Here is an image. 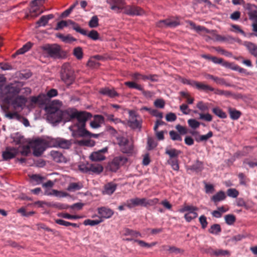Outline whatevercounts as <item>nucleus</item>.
Here are the masks:
<instances>
[{"instance_id":"f257e3e1","label":"nucleus","mask_w":257,"mask_h":257,"mask_svg":"<svg viewBox=\"0 0 257 257\" xmlns=\"http://www.w3.org/2000/svg\"><path fill=\"white\" fill-rule=\"evenodd\" d=\"M68 115L69 117L67 120L76 118L78 121L77 123V129L75 132L73 133L74 137L85 136L90 134V133L85 129L86 121L92 117V114L86 111L78 112L75 111L69 114Z\"/></svg>"},{"instance_id":"f03ea898","label":"nucleus","mask_w":257,"mask_h":257,"mask_svg":"<svg viewBox=\"0 0 257 257\" xmlns=\"http://www.w3.org/2000/svg\"><path fill=\"white\" fill-rule=\"evenodd\" d=\"M46 109L48 113V119L53 123L61 122L66 115L69 114L67 111H62L54 107H47Z\"/></svg>"},{"instance_id":"7ed1b4c3","label":"nucleus","mask_w":257,"mask_h":257,"mask_svg":"<svg viewBox=\"0 0 257 257\" xmlns=\"http://www.w3.org/2000/svg\"><path fill=\"white\" fill-rule=\"evenodd\" d=\"M44 54L47 57L54 59H58L61 57V49L57 44H45L41 47Z\"/></svg>"},{"instance_id":"20e7f679","label":"nucleus","mask_w":257,"mask_h":257,"mask_svg":"<svg viewBox=\"0 0 257 257\" xmlns=\"http://www.w3.org/2000/svg\"><path fill=\"white\" fill-rule=\"evenodd\" d=\"M60 76L61 80L67 85H70L73 83L75 79L74 71L69 63H65L62 65Z\"/></svg>"},{"instance_id":"39448f33","label":"nucleus","mask_w":257,"mask_h":257,"mask_svg":"<svg viewBox=\"0 0 257 257\" xmlns=\"http://www.w3.org/2000/svg\"><path fill=\"white\" fill-rule=\"evenodd\" d=\"M211 61L215 64H221L223 66L227 68H229L231 70L238 71L240 73L246 74L247 72V70L246 69L240 67L238 65L235 64L233 63L224 61L222 58L212 56Z\"/></svg>"},{"instance_id":"423d86ee","label":"nucleus","mask_w":257,"mask_h":257,"mask_svg":"<svg viewBox=\"0 0 257 257\" xmlns=\"http://www.w3.org/2000/svg\"><path fill=\"white\" fill-rule=\"evenodd\" d=\"M116 141L123 153L128 154L132 152L133 146L129 144V141L127 138L123 136H118L116 137Z\"/></svg>"},{"instance_id":"0eeeda50","label":"nucleus","mask_w":257,"mask_h":257,"mask_svg":"<svg viewBox=\"0 0 257 257\" xmlns=\"http://www.w3.org/2000/svg\"><path fill=\"white\" fill-rule=\"evenodd\" d=\"M127 162V158L123 156H118L114 157L109 164L111 171L116 172L121 166Z\"/></svg>"},{"instance_id":"6e6552de","label":"nucleus","mask_w":257,"mask_h":257,"mask_svg":"<svg viewBox=\"0 0 257 257\" xmlns=\"http://www.w3.org/2000/svg\"><path fill=\"white\" fill-rule=\"evenodd\" d=\"M123 10L124 14L129 16H140L144 13L142 9L134 5H125Z\"/></svg>"},{"instance_id":"1a4fd4ad","label":"nucleus","mask_w":257,"mask_h":257,"mask_svg":"<svg viewBox=\"0 0 257 257\" xmlns=\"http://www.w3.org/2000/svg\"><path fill=\"white\" fill-rule=\"evenodd\" d=\"M179 25V21L177 19L174 18L161 20L157 23V26L159 27L175 28Z\"/></svg>"},{"instance_id":"9d476101","label":"nucleus","mask_w":257,"mask_h":257,"mask_svg":"<svg viewBox=\"0 0 257 257\" xmlns=\"http://www.w3.org/2000/svg\"><path fill=\"white\" fill-rule=\"evenodd\" d=\"M107 3L110 5V9L117 13H120L123 10L125 2L124 0H106Z\"/></svg>"},{"instance_id":"9b49d317","label":"nucleus","mask_w":257,"mask_h":257,"mask_svg":"<svg viewBox=\"0 0 257 257\" xmlns=\"http://www.w3.org/2000/svg\"><path fill=\"white\" fill-rule=\"evenodd\" d=\"M7 97L9 99L18 95L21 90L20 86L18 84H10L6 87Z\"/></svg>"},{"instance_id":"f8f14e48","label":"nucleus","mask_w":257,"mask_h":257,"mask_svg":"<svg viewBox=\"0 0 257 257\" xmlns=\"http://www.w3.org/2000/svg\"><path fill=\"white\" fill-rule=\"evenodd\" d=\"M18 154V149L15 148L8 147L3 152L2 156L4 160H9L15 157Z\"/></svg>"},{"instance_id":"ddd939ff","label":"nucleus","mask_w":257,"mask_h":257,"mask_svg":"<svg viewBox=\"0 0 257 257\" xmlns=\"http://www.w3.org/2000/svg\"><path fill=\"white\" fill-rule=\"evenodd\" d=\"M107 148L105 147L97 152H93L90 156V159L93 161H100L105 158L103 153L107 151Z\"/></svg>"},{"instance_id":"4468645a","label":"nucleus","mask_w":257,"mask_h":257,"mask_svg":"<svg viewBox=\"0 0 257 257\" xmlns=\"http://www.w3.org/2000/svg\"><path fill=\"white\" fill-rule=\"evenodd\" d=\"M99 92L103 95L110 98H114L119 96V94L115 91L114 88L103 87L101 88Z\"/></svg>"},{"instance_id":"2eb2a0df","label":"nucleus","mask_w":257,"mask_h":257,"mask_svg":"<svg viewBox=\"0 0 257 257\" xmlns=\"http://www.w3.org/2000/svg\"><path fill=\"white\" fill-rule=\"evenodd\" d=\"M33 148V155L36 157L40 156L45 150L41 141L36 140Z\"/></svg>"},{"instance_id":"dca6fc26","label":"nucleus","mask_w":257,"mask_h":257,"mask_svg":"<svg viewBox=\"0 0 257 257\" xmlns=\"http://www.w3.org/2000/svg\"><path fill=\"white\" fill-rule=\"evenodd\" d=\"M54 142L55 143V146L59 147L65 149H69L72 145L71 141L63 138H57L54 140Z\"/></svg>"},{"instance_id":"f3484780","label":"nucleus","mask_w":257,"mask_h":257,"mask_svg":"<svg viewBox=\"0 0 257 257\" xmlns=\"http://www.w3.org/2000/svg\"><path fill=\"white\" fill-rule=\"evenodd\" d=\"M124 205L129 208H132L137 206H143L142 198L136 197L135 198L128 199L126 200Z\"/></svg>"},{"instance_id":"a211bd4d","label":"nucleus","mask_w":257,"mask_h":257,"mask_svg":"<svg viewBox=\"0 0 257 257\" xmlns=\"http://www.w3.org/2000/svg\"><path fill=\"white\" fill-rule=\"evenodd\" d=\"M98 213L101 217L104 218H110L114 214V212L112 210L105 207L99 208Z\"/></svg>"},{"instance_id":"6ab92c4d","label":"nucleus","mask_w":257,"mask_h":257,"mask_svg":"<svg viewBox=\"0 0 257 257\" xmlns=\"http://www.w3.org/2000/svg\"><path fill=\"white\" fill-rule=\"evenodd\" d=\"M104 122V118L101 115H95L94 120L90 122V126L92 128H97L100 127L101 124Z\"/></svg>"},{"instance_id":"aec40b11","label":"nucleus","mask_w":257,"mask_h":257,"mask_svg":"<svg viewBox=\"0 0 257 257\" xmlns=\"http://www.w3.org/2000/svg\"><path fill=\"white\" fill-rule=\"evenodd\" d=\"M117 187V185L113 182H109L106 184L104 186V190H103V194L111 195L115 191Z\"/></svg>"},{"instance_id":"412c9836","label":"nucleus","mask_w":257,"mask_h":257,"mask_svg":"<svg viewBox=\"0 0 257 257\" xmlns=\"http://www.w3.org/2000/svg\"><path fill=\"white\" fill-rule=\"evenodd\" d=\"M67 23V26L71 25L72 28L76 31L77 32L80 33L81 34L83 35H87V31L80 27L79 25L74 21L68 20L67 21H66Z\"/></svg>"},{"instance_id":"4be33fe9","label":"nucleus","mask_w":257,"mask_h":257,"mask_svg":"<svg viewBox=\"0 0 257 257\" xmlns=\"http://www.w3.org/2000/svg\"><path fill=\"white\" fill-rule=\"evenodd\" d=\"M244 45L246 47L249 53L257 58V45L250 42H245Z\"/></svg>"},{"instance_id":"5701e85b","label":"nucleus","mask_w":257,"mask_h":257,"mask_svg":"<svg viewBox=\"0 0 257 257\" xmlns=\"http://www.w3.org/2000/svg\"><path fill=\"white\" fill-rule=\"evenodd\" d=\"M226 197V196L225 192L223 191H219L216 194L212 196L211 200L215 204H216L218 202L225 200Z\"/></svg>"},{"instance_id":"b1692460","label":"nucleus","mask_w":257,"mask_h":257,"mask_svg":"<svg viewBox=\"0 0 257 257\" xmlns=\"http://www.w3.org/2000/svg\"><path fill=\"white\" fill-rule=\"evenodd\" d=\"M142 201L143 207H149L150 206H154L158 204L159 202V200L157 198L153 199H147L146 198H143Z\"/></svg>"},{"instance_id":"393cba45","label":"nucleus","mask_w":257,"mask_h":257,"mask_svg":"<svg viewBox=\"0 0 257 257\" xmlns=\"http://www.w3.org/2000/svg\"><path fill=\"white\" fill-rule=\"evenodd\" d=\"M246 9L249 11L248 14L250 19L257 18V7L254 5L247 4Z\"/></svg>"},{"instance_id":"a878e982","label":"nucleus","mask_w":257,"mask_h":257,"mask_svg":"<svg viewBox=\"0 0 257 257\" xmlns=\"http://www.w3.org/2000/svg\"><path fill=\"white\" fill-rule=\"evenodd\" d=\"M194 87H196V88L199 90H202L205 91H213L214 90V88L210 86L197 81H195Z\"/></svg>"},{"instance_id":"bb28decb","label":"nucleus","mask_w":257,"mask_h":257,"mask_svg":"<svg viewBox=\"0 0 257 257\" xmlns=\"http://www.w3.org/2000/svg\"><path fill=\"white\" fill-rule=\"evenodd\" d=\"M203 169L202 162L197 160L193 164L190 166V169L197 173L201 172Z\"/></svg>"},{"instance_id":"cd10ccee","label":"nucleus","mask_w":257,"mask_h":257,"mask_svg":"<svg viewBox=\"0 0 257 257\" xmlns=\"http://www.w3.org/2000/svg\"><path fill=\"white\" fill-rule=\"evenodd\" d=\"M228 110L230 115V117L232 120L238 119L241 115V112L240 111L237 110L234 108L229 107Z\"/></svg>"},{"instance_id":"c85d7f7f","label":"nucleus","mask_w":257,"mask_h":257,"mask_svg":"<svg viewBox=\"0 0 257 257\" xmlns=\"http://www.w3.org/2000/svg\"><path fill=\"white\" fill-rule=\"evenodd\" d=\"M209 33L211 35V37H210V39L214 41L218 42H224L228 40L226 37L216 34L214 31L210 30Z\"/></svg>"},{"instance_id":"c756f323","label":"nucleus","mask_w":257,"mask_h":257,"mask_svg":"<svg viewBox=\"0 0 257 257\" xmlns=\"http://www.w3.org/2000/svg\"><path fill=\"white\" fill-rule=\"evenodd\" d=\"M165 153L169 155L170 159H177L178 156L181 153V151L175 149H167Z\"/></svg>"},{"instance_id":"7c9ffc66","label":"nucleus","mask_w":257,"mask_h":257,"mask_svg":"<svg viewBox=\"0 0 257 257\" xmlns=\"http://www.w3.org/2000/svg\"><path fill=\"white\" fill-rule=\"evenodd\" d=\"M128 125L133 129L139 128L142 127V122L137 118L129 119L128 120Z\"/></svg>"},{"instance_id":"2f4dec72","label":"nucleus","mask_w":257,"mask_h":257,"mask_svg":"<svg viewBox=\"0 0 257 257\" xmlns=\"http://www.w3.org/2000/svg\"><path fill=\"white\" fill-rule=\"evenodd\" d=\"M26 102V99L23 96H17L13 101L14 105L17 107H22Z\"/></svg>"},{"instance_id":"473e14b6","label":"nucleus","mask_w":257,"mask_h":257,"mask_svg":"<svg viewBox=\"0 0 257 257\" xmlns=\"http://www.w3.org/2000/svg\"><path fill=\"white\" fill-rule=\"evenodd\" d=\"M208 231L211 234L218 235L221 232V228L219 224H214L211 226Z\"/></svg>"},{"instance_id":"72a5a7b5","label":"nucleus","mask_w":257,"mask_h":257,"mask_svg":"<svg viewBox=\"0 0 257 257\" xmlns=\"http://www.w3.org/2000/svg\"><path fill=\"white\" fill-rule=\"evenodd\" d=\"M32 45L33 44L30 42L27 43L21 48L17 51L16 54L20 55L24 54L31 49Z\"/></svg>"},{"instance_id":"f704fd0d","label":"nucleus","mask_w":257,"mask_h":257,"mask_svg":"<svg viewBox=\"0 0 257 257\" xmlns=\"http://www.w3.org/2000/svg\"><path fill=\"white\" fill-rule=\"evenodd\" d=\"M57 37L62 40L65 43H70L71 42L75 41L76 39L71 36L70 35L64 36L62 34H59L57 35Z\"/></svg>"},{"instance_id":"c9c22d12","label":"nucleus","mask_w":257,"mask_h":257,"mask_svg":"<svg viewBox=\"0 0 257 257\" xmlns=\"http://www.w3.org/2000/svg\"><path fill=\"white\" fill-rule=\"evenodd\" d=\"M123 235L125 236L130 235L132 237H137L141 236V234L139 232L129 228H125L123 230Z\"/></svg>"},{"instance_id":"e433bc0d","label":"nucleus","mask_w":257,"mask_h":257,"mask_svg":"<svg viewBox=\"0 0 257 257\" xmlns=\"http://www.w3.org/2000/svg\"><path fill=\"white\" fill-rule=\"evenodd\" d=\"M124 85L130 88H135L140 91L144 90L143 87L134 81H126L124 82Z\"/></svg>"},{"instance_id":"4c0bfd02","label":"nucleus","mask_w":257,"mask_h":257,"mask_svg":"<svg viewBox=\"0 0 257 257\" xmlns=\"http://www.w3.org/2000/svg\"><path fill=\"white\" fill-rule=\"evenodd\" d=\"M89 170L95 173H100L103 171V167L101 165L98 164H89Z\"/></svg>"},{"instance_id":"58836bf2","label":"nucleus","mask_w":257,"mask_h":257,"mask_svg":"<svg viewBox=\"0 0 257 257\" xmlns=\"http://www.w3.org/2000/svg\"><path fill=\"white\" fill-rule=\"evenodd\" d=\"M198 210V208L192 205H185L180 209V212H184L188 211L190 213H196L195 211Z\"/></svg>"},{"instance_id":"ea45409f","label":"nucleus","mask_w":257,"mask_h":257,"mask_svg":"<svg viewBox=\"0 0 257 257\" xmlns=\"http://www.w3.org/2000/svg\"><path fill=\"white\" fill-rule=\"evenodd\" d=\"M135 242H137L139 245L143 247L150 248L152 247L157 244V242H152L150 243L146 242L142 240L134 239Z\"/></svg>"},{"instance_id":"a19ab883","label":"nucleus","mask_w":257,"mask_h":257,"mask_svg":"<svg viewBox=\"0 0 257 257\" xmlns=\"http://www.w3.org/2000/svg\"><path fill=\"white\" fill-rule=\"evenodd\" d=\"M168 164L171 166L174 171H178L179 170V165L178 159H169L167 161Z\"/></svg>"},{"instance_id":"79ce46f5","label":"nucleus","mask_w":257,"mask_h":257,"mask_svg":"<svg viewBox=\"0 0 257 257\" xmlns=\"http://www.w3.org/2000/svg\"><path fill=\"white\" fill-rule=\"evenodd\" d=\"M190 25L192 28L194 29L197 32H204L205 33H210V30L206 29L205 27L201 26H196L195 23L192 22H190Z\"/></svg>"},{"instance_id":"37998d69","label":"nucleus","mask_w":257,"mask_h":257,"mask_svg":"<svg viewBox=\"0 0 257 257\" xmlns=\"http://www.w3.org/2000/svg\"><path fill=\"white\" fill-rule=\"evenodd\" d=\"M51 155L53 157L54 160L57 163L62 162L64 159V157L62 154L58 152H52Z\"/></svg>"},{"instance_id":"c03bdc74","label":"nucleus","mask_w":257,"mask_h":257,"mask_svg":"<svg viewBox=\"0 0 257 257\" xmlns=\"http://www.w3.org/2000/svg\"><path fill=\"white\" fill-rule=\"evenodd\" d=\"M212 112L221 118H225L227 115L225 112L218 107H214L212 109Z\"/></svg>"},{"instance_id":"a18cd8bd","label":"nucleus","mask_w":257,"mask_h":257,"mask_svg":"<svg viewBox=\"0 0 257 257\" xmlns=\"http://www.w3.org/2000/svg\"><path fill=\"white\" fill-rule=\"evenodd\" d=\"M162 247L164 249L168 250L170 253H179L181 252V249L174 246L163 245Z\"/></svg>"},{"instance_id":"49530a36","label":"nucleus","mask_w":257,"mask_h":257,"mask_svg":"<svg viewBox=\"0 0 257 257\" xmlns=\"http://www.w3.org/2000/svg\"><path fill=\"white\" fill-rule=\"evenodd\" d=\"M225 222L229 225H232L236 220L235 216L233 214H227L224 216Z\"/></svg>"},{"instance_id":"de8ad7c7","label":"nucleus","mask_w":257,"mask_h":257,"mask_svg":"<svg viewBox=\"0 0 257 257\" xmlns=\"http://www.w3.org/2000/svg\"><path fill=\"white\" fill-rule=\"evenodd\" d=\"M188 123L189 126L193 129L198 128L201 124V123L195 119H189L188 120Z\"/></svg>"},{"instance_id":"09e8293b","label":"nucleus","mask_w":257,"mask_h":257,"mask_svg":"<svg viewBox=\"0 0 257 257\" xmlns=\"http://www.w3.org/2000/svg\"><path fill=\"white\" fill-rule=\"evenodd\" d=\"M133 79L136 81H138L140 79H142L144 81L147 80V75H143L139 73H135L132 74V75Z\"/></svg>"},{"instance_id":"8fccbe9b","label":"nucleus","mask_w":257,"mask_h":257,"mask_svg":"<svg viewBox=\"0 0 257 257\" xmlns=\"http://www.w3.org/2000/svg\"><path fill=\"white\" fill-rule=\"evenodd\" d=\"M83 51L80 47H77L74 48L73 50V55L77 58V59L80 60L83 57Z\"/></svg>"},{"instance_id":"3c124183","label":"nucleus","mask_w":257,"mask_h":257,"mask_svg":"<svg viewBox=\"0 0 257 257\" xmlns=\"http://www.w3.org/2000/svg\"><path fill=\"white\" fill-rule=\"evenodd\" d=\"M82 188V185L77 183H71L69 184L68 190L70 191L79 190Z\"/></svg>"},{"instance_id":"603ef678","label":"nucleus","mask_w":257,"mask_h":257,"mask_svg":"<svg viewBox=\"0 0 257 257\" xmlns=\"http://www.w3.org/2000/svg\"><path fill=\"white\" fill-rule=\"evenodd\" d=\"M20 152L21 154L24 156H28L31 153L30 147L29 145L23 146L22 149L18 150V152Z\"/></svg>"},{"instance_id":"864d4df0","label":"nucleus","mask_w":257,"mask_h":257,"mask_svg":"<svg viewBox=\"0 0 257 257\" xmlns=\"http://www.w3.org/2000/svg\"><path fill=\"white\" fill-rule=\"evenodd\" d=\"M213 136V133L209 131L206 135H200L199 139H196L197 142L206 141Z\"/></svg>"},{"instance_id":"5fc2aeb1","label":"nucleus","mask_w":257,"mask_h":257,"mask_svg":"<svg viewBox=\"0 0 257 257\" xmlns=\"http://www.w3.org/2000/svg\"><path fill=\"white\" fill-rule=\"evenodd\" d=\"M59 216L68 219H77L81 218L80 216L71 215L67 213H62L59 215Z\"/></svg>"},{"instance_id":"6e6d98bb","label":"nucleus","mask_w":257,"mask_h":257,"mask_svg":"<svg viewBox=\"0 0 257 257\" xmlns=\"http://www.w3.org/2000/svg\"><path fill=\"white\" fill-rule=\"evenodd\" d=\"M98 26V18L96 16H93L89 22L90 28H96Z\"/></svg>"},{"instance_id":"4d7b16f0","label":"nucleus","mask_w":257,"mask_h":257,"mask_svg":"<svg viewBox=\"0 0 257 257\" xmlns=\"http://www.w3.org/2000/svg\"><path fill=\"white\" fill-rule=\"evenodd\" d=\"M169 135L171 139L173 141H182V137L179 134L174 131H171L169 132Z\"/></svg>"},{"instance_id":"13d9d810","label":"nucleus","mask_w":257,"mask_h":257,"mask_svg":"<svg viewBox=\"0 0 257 257\" xmlns=\"http://www.w3.org/2000/svg\"><path fill=\"white\" fill-rule=\"evenodd\" d=\"M206 78L208 79H211L216 82L217 84H224L225 83V81L223 79L219 78L218 77L214 76L210 74H208L206 76Z\"/></svg>"},{"instance_id":"bf43d9fd","label":"nucleus","mask_w":257,"mask_h":257,"mask_svg":"<svg viewBox=\"0 0 257 257\" xmlns=\"http://www.w3.org/2000/svg\"><path fill=\"white\" fill-rule=\"evenodd\" d=\"M239 194L238 191L234 188H230L227 190V195L230 197L236 198Z\"/></svg>"},{"instance_id":"052dcab7","label":"nucleus","mask_w":257,"mask_h":257,"mask_svg":"<svg viewBox=\"0 0 257 257\" xmlns=\"http://www.w3.org/2000/svg\"><path fill=\"white\" fill-rule=\"evenodd\" d=\"M102 221L101 220H91V219H86L84 220L83 223L85 225H90V226H94L98 224Z\"/></svg>"},{"instance_id":"680f3d73","label":"nucleus","mask_w":257,"mask_h":257,"mask_svg":"<svg viewBox=\"0 0 257 257\" xmlns=\"http://www.w3.org/2000/svg\"><path fill=\"white\" fill-rule=\"evenodd\" d=\"M89 38L93 40H97L99 39V34L95 30H91L88 34L87 33V35Z\"/></svg>"},{"instance_id":"e2e57ef3","label":"nucleus","mask_w":257,"mask_h":257,"mask_svg":"<svg viewBox=\"0 0 257 257\" xmlns=\"http://www.w3.org/2000/svg\"><path fill=\"white\" fill-rule=\"evenodd\" d=\"M215 93L220 95H224L226 97H229L232 95L231 92L221 89L215 90Z\"/></svg>"},{"instance_id":"0e129e2a","label":"nucleus","mask_w":257,"mask_h":257,"mask_svg":"<svg viewBox=\"0 0 257 257\" xmlns=\"http://www.w3.org/2000/svg\"><path fill=\"white\" fill-rule=\"evenodd\" d=\"M157 145L154 139L152 138H149L147 141V149L149 150H152L156 147Z\"/></svg>"},{"instance_id":"69168bd1","label":"nucleus","mask_w":257,"mask_h":257,"mask_svg":"<svg viewBox=\"0 0 257 257\" xmlns=\"http://www.w3.org/2000/svg\"><path fill=\"white\" fill-rule=\"evenodd\" d=\"M199 119H203L207 121H211L212 120V115L208 113H200Z\"/></svg>"},{"instance_id":"338daca9","label":"nucleus","mask_w":257,"mask_h":257,"mask_svg":"<svg viewBox=\"0 0 257 257\" xmlns=\"http://www.w3.org/2000/svg\"><path fill=\"white\" fill-rule=\"evenodd\" d=\"M198 216L197 213H186L184 215V217L187 222H190L192 219L196 218Z\"/></svg>"},{"instance_id":"774afa93","label":"nucleus","mask_w":257,"mask_h":257,"mask_svg":"<svg viewBox=\"0 0 257 257\" xmlns=\"http://www.w3.org/2000/svg\"><path fill=\"white\" fill-rule=\"evenodd\" d=\"M154 105L160 108H163L165 106V102L163 99H157L154 101Z\"/></svg>"}]
</instances>
